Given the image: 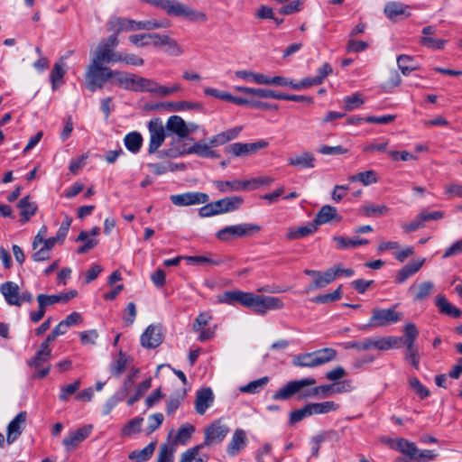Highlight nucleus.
<instances>
[{"mask_svg":"<svg viewBox=\"0 0 462 462\" xmlns=\"http://www.w3.org/2000/svg\"><path fill=\"white\" fill-rule=\"evenodd\" d=\"M203 447V444H199L185 451L181 455L180 462H208V456L200 453Z\"/></svg>","mask_w":462,"mask_h":462,"instance_id":"38","label":"nucleus"},{"mask_svg":"<svg viewBox=\"0 0 462 462\" xmlns=\"http://www.w3.org/2000/svg\"><path fill=\"white\" fill-rule=\"evenodd\" d=\"M393 448L399 452L406 455L410 460L417 458L416 454L418 448L413 442H411L405 439H397Z\"/></svg>","mask_w":462,"mask_h":462,"instance_id":"36","label":"nucleus"},{"mask_svg":"<svg viewBox=\"0 0 462 462\" xmlns=\"http://www.w3.org/2000/svg\"><path fill=\"white\" fill-rule=\"evenodd\" d=\"M100 228L97 226H95L91 229L90 233L88 234L86 231H81L77 237L76 241H84L85 244L81 246H79L77 250L78 254H85L88 252L89 250L93 249L98 243L97 239L95 238H88V236H96L99 234Z\"/></svg>","mask_w":462,"mask_h":462,"instance_id":"29","label":"nucleus"},{"mask_svg":"<svg viewBox=\"0 0 462 462\" xmlns=\"http://www.w3.org/2000/svg\"><path fill=\"white\" fill-rule=\"evenodd\" d=\"M351 182L360 181L365 186H368L376 183L378 179L376 172L373 170L358 172L357 174L351 175L348 177Z\"/></svg>","mask_w":462,"mask_h":462,"instance_id":"46","label":"nucleus"},{"mask_svg":"<svg viewBox=\"0 0 462 462\" xmlns=\"http://www.w3.org/2000/svg\"><path fill=\"white\" fill-rule=\"evenodd\" d=\"M425 263V258L420 259L418 261L411 262L405 264L402 269H400L395 276V282L397 283H403L407 279L417 273L422 267Z\"/></svg>","mask_w":462,"mask_h":462,"instance_id":"24","label":"nucleus"},{"mask_svg":"<svg viewBox=\"0 0 462 462\" xmlns=\"http://www.w3.org/2000/svg\"><path fill=\"white\" fill-rule=\"evenodd\" d=\"M143 419L141 417H136L131 420L122 429V436L130 437L134 434L139 433L141 431V427L143 424Z\"/></svg>","mask_w":462,"mask_h":462,"instance_id":"56","label":"nucleus"},{"mask_svg":"<svg viewBox=\"0 0 462 462\" xmlns=\"http://www.w3.org/2000/svg\"><path fill=\"white\" fill-rule=\"evenodd\" d=\"M312 415L314 414H326L331 411H336L339 409L340 405L333 401H325L322 402L310 403Z\"/></svg>","mask_w":462,"mask_h":462,"instance_id":"40","label":"nucleus"},{"mask_svg":"<svg viewBox=\"0 0 462 462\" xmlns=\"http://www.w3.org/2000/svg\"><path fill=\"white\" fill-rule=\"evenodd\" d=\"M211 145L204 141L195 143L189 150L188 153H194L202 158H218L219 154L211 149Z\"/></svg>","mask_w":462,"mask_h":462,"instance_id":"34","label":"nucleus"},{"mask_svg":"<svg viewBox=\"0 0 462 462\" xmlns=\"http://www.w3.org/2000/svg\"><path fill=\"white\" fill-rule=\"evenodd\" d=\"M260 230L259 225L245 223L225 226L217 232L216 236L220 241H229L234 238L251 236Z\"/></svg>","mask_w":462,"mask_h":462,"instance_id":"4","label":"nucleus"},{"mask_svg":"<svg viewBox=\"0 0 462 462\" xmlns=\"http://www.w3.org/2000/svg\"><path fill=\"white\" fill-rule=\"evenodd\" d=\"M26 418V412L21 411L9 422L6 433V441L8 444L14 443L20 437L25 425Z\"/></svg>","mask_w":462,"mask_h":462,"instance_id":"18","label":"nucleus"},{"mask_svg":"<svg viewBox=\"0 0 462 462\" xmlns=\"http://www.w3.org/2000/svg\"><path fill=\"white\" fill-rule=\"evenodd\" d=\"M344 102L346 110L352 111L361 106L364 104V99L362 94L356 92L351 96L345 97Z\"/></svg>","mask_w":462,"mask_h":462,"instance_id":"61","label":"nucleus"},{"mask_svg":"<svg viewBox=\"0 0 462 462\" xmlns=\"http://www.w3.org/2000/svg\"><path fill=\"white\" fill-rule=\"evenodd\" d=\"M112 79L116 83L122 86L125 89L131 90L130 87L133 86L135 74L118 70H112Z\"/></svg>","mask_w":462,"mask_h":462,"instance_id":"45","label":"nucleus"},{"mask_svg":"<svg viewBox=\"0 0 462 462\" xmlns=\"http://www.w3.org/2000/svg\"><path fill=\"white\" fill-rule=\"evenodd\" d=\"M410 387L420 396L425 399L430 395V391L422 385L416 376H411L408 380Z\"/></svg>","mask_w":462,"mask_h":462,"instance_id":"63","label":"nucleus"},{"mask_svg":"<svg viewBox=\"0 0 462 462\" xmlns=\"http://www.w3.org/2000/svg\"><path fill=\"white\" fill-rule=\"evenodd\" d=\"M148 131L150 134L148 152L152 154L162 146L166 138L165 127L160 118H153L148 123Z\"/></svg>","mask_w":462,"mask_h":462,"instance_id":"6","label":"nucleus"},{"mask_svg":"<svg viewBox=\"0 0 462 462\" xmlns=\"http://www.w3.org/2000/svg\"><path fill=\"white\" fill-rule=\"evenodd\" d=\"M397 64L403 75L418 69L419 66L411 56L402 54L397 58Z\"/></svg>","mask_w":462,"mask_h":462,"instance_id":"47","label":"nucleus"},{"mask_svg":"<svg viewBox=\"0 0 462 462\" xmlns=\"http://www.w3.org/2000/svg\"><path fill=\"white\" fill-rule=\"evenodd\" d=\"M235 74L239 79L253 81L256 84L265 85V82H267V76L262 73H256L251 70H237Z\"/></svg>","mask_w":462,"mask_h":462,"instance_id":"49","label":"nucleus"},{"mask_svg":"<svg viewBox=\"0 0 462 462\" xmlns=\"http://www.w3.org/2000/svg\"><path fill=\"white\" fill-rule=\"evenodd\" d=\"M314 352L311 353H306L296 356L293 360L292 364L296 366L300 367H316L319 366Z\"/></svg>","mask_w":462,"mask_h":462,"instance_id":"50","label":"nucleus"},{"mask_svg":"<svg viewBox=\"0 0 462 462\" xmlns=\"http://www.w3.org/2000/svg\"><path fill=\"white\" fill-rule=\"evenodd\" d=\"M152 386V378L149 377L143 382H141L135 388L134 393L127 400V404L129 406L133 405L136 402H138L143 395L151 388Z\"/></svg>","mask_w":462,"mask_h":462,"instance_id":"51","label":"nucleus"},{"mask_svg":"<svg viewBox=\"0 0 462 462\" xmlns=\"http://www.w3.org/2000/svg\"><path fill=\"white\" fill-rule=\"evenodd\" d=\"M165 52L170 56L179 57L184 53L183 48L172 38L169 37L164 44Z\"/></svg>","mask_w":462,"mask_h":462,"instance_id":"64","label":"nucleus"},{"mask_svg":"<svg viewBox=\"0 0 462 462\" xmlns=\"http://www.w3.org/2000/svg\"><path fill=\"white\" fill-rule=\"evenodd\" d=\"M435 291V283L432 281L413 282L408 288V294L413 302H423L427 300Z\"/></svg>","mask_w":462,"mask_h":462,"instance_id":"10","label":"nucleus"},{"mask_svg":"<svg viewBox=\"0 0 462 462\" xmlns=\"http://www.w3.org/2000/svg\"><path fill=\"white\" fill-rule=\"evenodd\" d=\"M334 241L339 249H347L368 244L366 239H349L343 236H335Z\"/></svg>","mask_w":462,"mask_h":462,"instance_id":"55","label":"nucleus"},{"mask_svg":"<svg viewBox=\"0 0 462 462\" xmlns=\"http://www.w3.org/2000/svg\"><path fill=\"white\" fill-rule=\"evenodd\" d=\"M284 307V302L279 297L263 296L252 292L250 307L258 315H264L269 310H277Z\"/></svg>","mask_w":462,"mask_h":462,"instance_id":"5","label":"nucleus"},{"mask_svg":"<svg viewBox=\"0 0 462 462\" xmlns=\"http://www.w3.org/2000/svg\"><path fill=\"white\" fill-rule=\"evenodd\" d=\"M312 415L310 403L304 405L302 408L292 411L290 413V423L294 424L300 422L303 419Z\"/></svg>","mask_w":462,"mask_h":462,"instance_id":"60","label":"nucleus"},{"mask_svg":"<svg viewBox=\"0 0 462 462\" xmlns=\"http://www.w3.org/2000/svg\"><path fill=\"white\" fill-rule=\"evenodd\" d=\"M314 354L316 356L315 360H317L318 365H321L333 360L337 356L336 350L329 347L314 351Z\"/></svg>","mask_w":462,"mask_h":462,"instance_id":"58","label":"nucleus"},{"mask_svg":"<svg viewBox=\"0 0 462 462\" xmlns=\"http://www.w3.org/2000/svg\"><path fill=\"white\" fill-rule=\"evenodd\" d=\"M245 433L241 429H236L232 436V439L227 446V454L231 457H235L239 454L246 446Z\"/></svg>","mask_w":462,"mask_h":462,"instance_id":"25","label":"nucleus"},{"mask_svg":"<svg viewBox=\"0 0 462 462\" xmlns=\"http://www.w3.org/2000/svg\"><path fill=\"white\" fill-rule=\"evenodd\" d=\"M402 337H376V349L378 350H388L391 348H399Z\"/></svg>","mask_w":462,"mask_h":462,"instance_id":"44","label":"nucleus"},{"mask_svg":"<svg viewBox=\"0 0 462 462\" xmlns=\"http://www.w3.org/2000/svg\"><path fill=\"white\" fill-rule=\"evenodd\" d=\"M170 23L167 20H146V21H134L132 19L122 18L114 16L107 22L108 31L116 33L121 32H132V31H152L160 28H168Z\"/></svg>","mask_w":462,"mask_h":462,"instance_id":"2","label":"nucleus"},{"mask_svg":"<svg viewBox=\"0 0 462 462\" xmlns=\"http://www.w3.org/2000/svg\"><path fill=\"white\" fill-rule=\"evenodd\" d=\"M268 146L264 140H259L255 143H235L226 147V152H231L236 157H241L248 154H254L261 149Z\"/></svg>","mask_w":462,"mask_h":462,"instance_id":"13","label":"nucleus"},{"mask_svg":"<svg viewBox=\"0 0 462 462\" xmlns=\"http://www.w3.org/2000/svg\"><path fill=\"white\" fill-rule=\"evenodd\" d=\"M128 356L125 353L120 351L118 354V357L115 359L110 365V373L116 377L120 376L123 374V372L126 369L128 365Z\"/></svg>","mask_w":462,"mask_h":462,"instance_id":"43","label":"nucleus"},{"mask_svg":"<svg viewBox=\"0 0 462 462\" xmlns=\"http://www.w3.org/2000/svg\"><path fill=\"white\" fill-rule=\"evenodd\" d=\"M17 207L21 211V219L20 222L22 224L26 223L33 217L38 209V207L35 202L31 200L29 196L23 198L17 204Z\"/></svg>","mask_w":462,"mask_h":462,"instance_id":"30","label":"nucleus"},{"mask_svg":"<svg viewBox=\"0 0 462 462\" xmlns=\"http://www.w3.org/2000/svg\"><path fill=\"white\" fill-rule=\"evenodd\" d=\"M229 432L227 425L222 422L221 420H215L205 430L204 446H211L216 443H220L224 440Z\"/></svg>","mask_w":462,"mask_h":462,"instance_id":"8","label":"nucleus"},{"mask_svg":"<svg viewBox=\"0 0 462 462\" xmlns=\"http://www.w3.org/2000/svg\"><path fill=\"white\" fill-rule=\"evenodd\" d=\"M214 186L220 192L249 190V182L246 180H214Z\"/></svg>","mask_w":462,"mask_h":462,"instance_id":"27","label":"nucleus"},{"mask_svg":"<svg viewBox=\"0 0 462 462\" xmlns=\"http://www.w3.org/2000/svg\"><path fill=\"white\" fill-rule=\"evenodd\" d=\"M166 129L178 135L180 139L187 138L191 133L188 124L179 116H171L168 118Z\"/></svg>","mask_w":462,"mask_h":462,"instance_id":"21","label":"nucleus"},{"mask_svg":"<svg viewBox=\"0 0 462 462\" xmlns=\"http://www.w3.org/2000/svg\"><path fill=\"white\" fill-rule=\"evenodd\" d=\"M436 306L438 307L440 313L450 316L452 318H460L462 316V310L456 306L452 305L446 299L444 295H438L435 300Z\"/></svg>","mask_w":462,"mask_h":462,"instance_id":"32","label":"nucleus"},{"mask_svg":"<svg viewBox=\"0 0 462 462\" xmlns=\"http://www.w3.org/2000/svg\"><path fill=\"white\" fill-rule=\"evenodd\" d=\"M236 90L261 98H273L278 100L279 92L266 88H254L248 87H236Z\"/></svg>","mask_w":462,"mask_h":462,"instance_id":"37","label":"nucleus"},{"mask_svg":"<svg viewBox=\"0 0 462 462\" xmlns=\"http://www.w3.org/2000/svg\"><path fill=\"white\" fill-rule=\"evenodd\" d=\"M252 292H245L239 290L226 291L218 296V301L229 305L239 303L249 309Z\"/></svg>","mask_w":462,"mask_h":462,"instance_id":"15","label":"nucleus"},{"mask_svg":"<svg viewBox=\"0 0 462 462\" xmlns=\"http://www.w3.org/2000/svg\"><path fill=\"white\" fill-rule=\"evenodd\" d=\"M155 448H156V442H151L143 449L133 450L128 455V458L134 462L148 461L153 455Z\"/></svg>","mask_w":462,"mask_h":462,"instance_id":"35","label":"nucleus"},{"mask_svg":"<svg viewBox=\"0 0 462 462\" xmlns=\"http://www.w3.org/2000/svg\"><path fill=\"white\" fill-rule=\"evenodd\" d=\"M360 210L365 217H372L385 215L389 211V208L385 205L368 203L363 205Z\"/></svg>","mask_w":462,"mask_h":462,"instance_id":"48","label":"nucleus"},{"mask_svg":"<svg viewBox=\"0 0 462 462\" xmlns=\"http://www.w3.org/2000/svg\"><path fill=\"white\" fill-rule=\"evenodd\" d=\"M316 230V225L314 223H310L306 226H299L295 229H290L286 236L290 240L300 239L311 235Z\"/></svg>","mask_w":462,"mask_h":462,"instance_id":"41","label":"nucleus"},{"mask_svg":"<svg viewBox=\"0 0 462 462\" xmlns=\"http://www.w3.org/2000/svg\"><path fill=\"white\" fill-rule=\"evenodd\" d=\"M242 131V126H236L234 128L224 131L220 134H217L212 136L208 141L209 144L213 147L223 145L229 141L236 138L240 132Z\"/></svg>","mask_w":462,"mask_h":462,"instance_id":"31","label":"nucleus"},{"mask_svg":"<svg viewBox=\"0 0 462 462\" xmlns=\"http://www.w3.org/2000/svg\"><path fill=\"white\" fill-rule=\"evenodd\" d=\"M336 435H337L336 431H334V430H327V431H323V432H320V433L313 436L312 439H311V444H312L311 453H312V456L318 457L319 456V451L320 444L322 442L326 441V440L332 439Z\"/></svg>","mask_w":462,"mask_h":462,"instance_id":"42","label":"nucleus"},{"mask_svg":"<svg viewBox=\"0 0 462 462\" xmlns=\"http://www.w3.org/2000/svg\"><path fill=\"white\" fill-rule=\"evenodd\" d=\"M92 430L93 426L88 424L79 428L76 430L70 431L69 435L63 439L62 445L68 451L75 449L81 442L89 437Z\"/></svg>","mask_w":462,"mask_h":462,"instance_id":"14","label":"nucleus"},{"mask_svg":"<svg viewBox=\"0 0 462 462\" xmlns=\"http://www.w3.org/2000/svg\"><path fill=\"white\" fill-rule=\"evenodd\" d=\"M140 373V369L137 367H133L130 370L129 374L124 381L122 388L116 393L109 400L107 404L112 408L119 402H122L125 400V398L127 396L129 390L132 388L133 384L134 383L135 380L137 379Z\"/></svg>","mask_w":462,"mask_h":462,"instance_id":"16","label":"nucleus"},{"mask_svg":"<svg viewBox=\"0 0 462 462\" xmlns=\"http://www.w3.org/2000/svg\"><path fill=\"white\" fill-rule=\"evenodd\" d=\"M0 291L9 305L19 306L20 288L15 282H5L2 283Z\"/></svg>","mask_w":462,"mask_h":462,"instance_id":"26","label":"nucleus"},{"mask_svg":"<svg viewBox=\"0 0 462 462\" xmlns=\"http://www.w3.org/2000/svg\"><path fill=\"white\" fill-rule=\"evenodd\" d=\"M401 319V314L394 309H374L369 320L371 327H386L397 323Z\"/></svg>","mask_w":462,"mask_h":462,"instance_id":"9","label":"nucleus"},{"mask_svg":"<svg viewBox=\"0 0 462 462\" xmlns=\"http://www.w3.org/2000/svg\"><path fill=\"white\" fill-rule=\"evenodd\" d=\"M51 349H43L40 346L35 355L26 362L28 366L37 371L40 378L45 377L50 373L51 365L48 364L46 366L44 365L51 359Z\"/></svg>","mask_w":462,"mask_h":462,"instance_id":"7","label":"nucleus"},{"mask_svg":"<svg viewBox=\"0 0 462 462\" xmlns=\"http://www.w3.org/2000/svg\"><path fill=\"white\" fill-rule=\"evenodd\" d=\"M194 431L195 427L192 424L186 423L179 428L175 439L178 442L184 445L191 438Z\"/></svg>","mask_w":462,"mask_h":462,"instance_id":"59","label":"nucleus"},{"mask_svg":"<svg viewBox=\"0 0 462 462\" xmlns=\"http://www.w3.org/2000/svg\"><path fill=\"white\" fill-rule=\"evenodd\" d=\"M409 6L401 2H388L384 6V14L392 21H397L399 16L404 15L405 17H409L411 13L407 10Z\"/></svg>","mask_w":462,"mask_h":462,"instance_id":"28","label":"nucleus"},{"mask_svg":"<svg viewBox=\"0 0 462 462\" xmlns=\"http://www.w3.org/2000/svg\"><path fill=\"white\" fill-rule=\"evenodd\" d=\"M112 77V69L104 66V62L92 60L86 71L87 88L92 92L102 88Z\"/></svg>","mask_w":462,"mask_h":462,"instance_id":"3","label":"nucleus"},{"mask_svg":"<svg viewBox=\"0 0 462 462\" xmlns=\"http://www.w3.org/2000/svg\"><path fill=\"white\" fill-rule=\"evenodd\" d=\"M156 462H174V449L168 444L160 447Z\"/></svg>","mask_w":462,"mask_h":462,"instance_id":"62","label":"nucleus"},{"mask_svg":"<svg viewBox=\"0 0 462 462\" xmlns=\"http://www.w3.org/2000/svg\"><path fill=\"white\" fill-rule=\"evenodd\" d=\"M316 379L313 377L291 381L277 391L273 395V399L287 400L295 395H297L299 400H307L314 397L326 398L331 393L342 392L340 388L336 389L334 385L331 384L315 386L312 388L309 387L316 384Z\"/></svg>","mask_w":462,"mask_h":462,"instance_id":"1","label":"nucleus"},{"mask_svg":"<svg viewBox=\"0 0 462 462\" xmlns=\"http://www.w3.org/2000/svg\"><path fill=\"white\" fill-rule=\"evenodd\" d=\"M124 143L129 152L137 153L143 145V136L138 132H131L125 136Z\"/></svg>","mask_w":462,"mask_h":462,"instance_id":"39","label":"nucleus"},{"mask_svg":"<svg viewBox=\"0 0 462 462\" xmlns=\"http://www.w3.org/2000/svg\"><path fill=\"white\" fill-rule=\"evenodd\" d=\"M342 297V285L338 286L333 292L316 296L311 301L317 304H327L340 300Z\"/></svg>","mask_w":462,"mask_h":462,"instance_id":"52","label":"nucleus"},{"mask_svg":"<svg viewBox=\"0 0 462 462\" xmlns=\"http://www.w3.org/2000/svg\"><path fill=\"white\" fill-rule=\"evenodd\" d=\"M164 339L160 325H150L141 336V345L144 348L152 349L159 346Z\"/></svg>","mask_w":462,"mask_h":462,"instance_id":"12","label":"nucleus"},{"mask_svg":"<svg viewBox=\"0 0 462 462\" xmlns=\"http://www.w3.org/2000/svg\"><path fill=\"white\" fill-rule=\"evenodd\" d=\"M335 280V273H332L331 269L329 268L324 273L320 272L319 277L314 280L312 285L310 286V289L324 288Z\"/></svg>","mask_w":462,"mask_h":462,"instance_id":"53","label":"nucleus"},{"mask_svg":"<svg viewBox=\"0 0 462 462\" xmlns=\"http://www.w3.org/2000/svg\"><path fill=\"white\" fill-rule=\"evenodd\" d=\"M180 9H181L180 14H175L176 16H185V17L189 18L190 21L200 22V23H204L208 19L205 13L187 8L181 3H180Z\"/></svg>","mask_w":462,"mask_h":462,"instance_id":"54","label":"nucleus"},{"mask_svg":"<svg viewBox=\"0 0 462 462\" xmlns=\"http://www.w3.org/2000/svg\"><path fill=\"white\" fill-rule=\"evenodd\" d=\"M340 218L341 217L337 213L336 208L329 205H325L319 209V211L316 215L314 224L317 226L318 225L328 223L333 219L340 220Z\"/></svg>","mask_w":462,"mask_h":462,"instance_id":"33","label":"nucleus"},{"mask_svg":"<svg viewBox=\"0 0 462 462\" xmlns=\"http://www.w3.org/2000/svg\"><path fill=\"white\" fill-rule=\"evenodd\" d=\"M244 203V199L240 196L226 197L214 201L217 215L229 213L239 209Z\"/></svg>","mask_w":462,"mask_h":462,"instance_id":"19","label":"nucleus"},{"mask_svg":"<svg viewBox=\"0 0 462 462\" xmlns=\"http://www.w3.org/2000/svg\"><path fill=\"white\" fill-rule=\"evenodd\" d=\"M214 394L210 388H202L197 392L195 400L196 411L203 415L206 411L213 404Z\"/></svg>","mask_w":462,"mask_h":462,"instance_id":"22","label":"nucleus"},{"mask_svg":"<svg viewBox=\"0 0 462 462\" xmlns=\"http://www.w3.org/2000/svg\"><path fill=\"white\" fill-rule=\"evenodd\" d=\"M288 165L298 170L313 169L316 165V158L310 152L305 151L288 158Z\"/></svg>","mask_w":462,"mask_h":462,"instance_id":"20","label":"nucleus"},{"mask_svg":"<svg viewBox=\"0 0 462 462\" xmlns=\"http://www.w3.org/2000/svg\"><path fill=\"white\" fill-rule=\"evenodd\" d=\"M130 88L132 91L150 92L159 96L161 85L154 80L135 75L133 86Z\"/></svg>","mask_w":462,"mask_h":462,"instance_id":"23","label":"nucleus"},{"mask_svg":"<svg viewBox=\"0 0 462 462\" xmlns=\"http://www.w3.org/2000/svg\"><path fill=\"white\" fill-rule=\"evenodd\" d=\"M118 45L117 33L114 32L106 39L101 41L94 53L93 59L96 61L104 62L110 53L114 51V49Z\"/></svg>","mask_w":462,"mask_h":462,"instance_id":"17","label":"nucleus"},{"mask_svg":"<svg viewBox=\"0 0 462 462\" xmlns=\"http://www.w3.org/2000/svg\"><path fill=\"white\" fill-rule=\"evenodd\" d=\"M170 199L178 207L205 204L209 200L208 195L204 192H186L171 195Z\"/></svg>","mask_w":462,"mask_h":462,"instance_id":"11","label":"nucleus"},{"mask_svg":"<svg viewBox=\"0 0 462 462\" xmlns=\"http://www.w3.org/2000/svg\"><path fill=\"white\" fill-rule=\"evenodd\" d=\"M269 382L267 376L250 382L245 386L240 388L242 393H259Z\"/></svg>","mask_w":462,"mask_h":462,"instance_id":"57","label":"nucleus"}]
</instances>
